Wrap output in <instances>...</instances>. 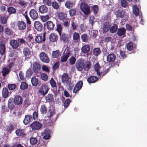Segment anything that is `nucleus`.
<instances>
[{
    "mask_svg": "<svg viewBox=\"0 0 147 147\" xmlns=\"http://www.w3.org/2000/svg\"><path fill=\"white\" fill-rule=\"evenodd\" d=\"M69 52H67L61 57V61L62 62L66 61L70 55Z\"/></svg>",
    "mask_w": 147,
    "mask_h": 147,
    "instance_id": "obj_29",
    "label": "nucleus"
},
{
    "mask_svg": "<svg viewBox=\"0 0 147 147\" xmlns=\"http://www.w3.org/2000/svg\"><path fill=\"white\" fill-rule=\"evenodd\" d=\"M65 7L68 9H70L73 7V3L70 0H67L65 3Z\"/></svg>",
    "mask_w": 147,
    "mask_h": 147,
    "instance_id": "obj_39",
    "label": "nucleus"
},
{
    "mask_svg": "<svg viewBox=\"0 0 147 147\" xmlns=\"http://www.w3.org/2000/svg\"><path fill=\"white\" fill-rule=\"evenodd\" d=\"M76 59L73 56H71L69 59V64L70 65H74L76 61Z\"/></svg>",
    "mask_w": 147,
    "mask_h": 147,
    "instance_id": "obj_53",
    "label": "nucleus"
},
{
    "mask_svg": "<svg viewBox=\"0 0 147 147\" xmlns=\"http://www.w3.org/2000/svg\"><path fill=\"white\" fill-rule=\"evenodd\" d=\"M39 12L42 14L47 13L49 11L48 8L45 5L40 6L38 8Z\"/></svg>",
    "mask_w": 147,
    "mask_h": 147,
    "instance_id": "obj_13",
    "label": "nucleus"
},
{
    "mask_svg": "<svg viewBox=\"0 0 147 147\" xmlns=\"http://www.w3.org/2000/svg\"><path fill=\"white\" fill-rule=\"evenodd\" d=\"M49 89L46 84H42L38 90V92L41 95H45L48 93Z\"/></svg>",
    "mask_w": 147,
    "mask_h": 147,
    "instance_id": "obj_3",
    "label": "nucleus"
},
{
    "mask_svg": "<svg viewBox=\"0 0 147 147\" xmlns=\"http://www.w3.org/2000/svg\"><path fill=\"white\" fill-rule=\"evenodd\" d=\"M34 25L35 28L38 31H41L42 30L43 28V25L40 22L38 21L35 22Z\"/></svg>",
    "mask_w": 147,
    "mask_h": 147,
    "instance_id": "obj_20",
    "label": "nucleus"
},
{
    "mask_svg": "<svg viewBox=\"0 0 147 147\" xmlns=\"http://www.w3.org/2000/svg\"><path fill=\"white\" fill-rule=\"evenodd\" d=\"M45 26L48 30H52L54 27L55 24L51 21H49L45 23Z\"/></svg>",
    "mask_w": 147,
    "mask_h": 147,
    "instance_id": "obj_24",
    "label": "nucleus"
},
{
    "mask_svg": "<svg viewBox=\"0 0 147 147\" xmlns=\"http://www.w3.org/2000/svg\"><path fill=\"white\" fill-rule=\"evenodd\" d=\"M110 27V26L109 24L105 23L103 26V33H106L109 30Z\"/></svg>",
    "mask_w": 147,
    "mask_h": 147,
    "instance_id": "obj_44",
    "label": "nucleus"
},
{
    "mask_svg": "<svg viewBox=\"0 0 147 147\" xmlns=\"http://www.w3.org/2000/svg\"><path fill=\"white\" fill-rule=\"evenodd\" d=\"M116 55L114 53L109 54L107 57V61L109 63L114 62L116 59Z\"/></svg>",
    "mask_w": 147,
    "mask_h": 147,
    "instance_id": "obj_9",
    "label": "nucleus"
},
{
    "mask_svg": "<svg viewBox=\"0 0 147 147\" xmlns=\"http://www.w3.org/2000/svg\"><path fill=\"white\" fill-rule=\"evenodd\" d=\"M28 87V85L27 83L24 82H23L21 83V84L20 86V88L22 90H24L26 88Z\"/></svg>",
    "mask_w": 147,
    "mask_h": 147,
    "instance_id": "obj_51",
    "label": "nucleus"
},
{
    "mask_svg": "<svg viewBox=\"0 0 147 147\" xmlns=\"http://www.w3.org/2000/svg\"><path fill=\"white\" fill-rule=\"evenodd\" d=\"M49 83L52 88L57 87L56 83L53 78H52L49 81Z\"/></svg>",
    "mask_w": 147,
    "mask_h": 147,
    "instance_id": "obj_54",
    "label": "nucleus"
},
{
    "mask_svg": "<svg viewBox=\"0 0 147 147\" xmlns=\"http://www.w3.org/2000/svg\"><path fill=\"white\" fill-rule=\"evenodd\" d=\"M29 14L31 18L33 20H36L38 18V13L34 9H31L29 12Z\"/></svg>",
    "mask_w": 147,
    "mask_h": 147,
    "instance_id": "obj_17",
    "label": "nucleus"
},
{
    "mask_svg": "<svg viewBox=\"0 0 147 147\" xmlns=\"http://www.w3.org/2000/svg\"><path fill=\"white\" fill-rule=\"evenodd\" d=\"M127 50L129 51H131L134 49L133 43L132 42H129L126 45Z\"/></svg>",
    "mask_w": 147,
    "mask_h": 147,
    "instance_id": "obj_47",
    "label": "nucleus"
},
{
    "mask_svg": "<svg viewBox=\"0 0 147 147\" xmlns=\"http://www.w3.org/2000/svg\"><path fill=\"white\" fill-rule=\"evenodd\" d=\"M31 126L32 130H38L41 127L42 125L38 122L35 121L31 124Z\"/></svg>",
    "mask_w": 147,
    "mask_h": 147,
    "instance_id": "obj_18",
    "label": "nucleus"
},
{
    "mask_svg": "<svg viewBox=\"0 0 147 147\" xmlns=\"http://www.w3.org/2000/svg\"><path fill=\"white\" fill-rule=\"evenodd\" d=\"M62 27L60 24H58L57 25V28L56 29L57 31L59 33V36H61V34Z\"/></svg>",
    "mask_w": 147,
    "mask_h": 147,
    "instance_id": "obj_60",
    "label": "nucleus"
},
{
    "mask_svg": "<svg viewBox=\"0 0 147 147\" xmlns=\"http://www.w3.org/2000/svg\"><path fill=\"white\" fill-rule=\"evenodd\" d=\"M60 39L64 42H67L68 41V35L67 34L63 33L60 36Z\"/></svg>",
    "mask_w": 147,
    "mask_h": 147,
    "instance_id": "obj_33",
    "label": "nucleus"
},
{
    "mask_svg": "<svg viewBox=\"0 0 147 147\" xmlns=\"http://www.w3.org/2000/svg\"><path fill=\"white\" fill-rule=\"evenodd\" d=\"M133 13L136 16H137L139 14V10L136 5H134L133 7Z\"/></svg>",
    "mask_w": 147,
    "mask_h": 147,
    "instance_id": "obj_46",
    "label": "nucleus"
},
{
    "mask_svg": "<svg viewBox=\"0 0 147 147\" xmlns=\"http://www.w3.org/2000/svg\"><path fill=\"white\" fill-rule=\"evenodd\" d=\"M33 119L32 116L30 115H26L25 116L24 119L23 121L24 124L26 125L29 124L32 121Z\"/></svg>",
    "mask_w": 147,
    "mask_h": 147,
    "instance_id": "obj_21",
    "label": "nucleus"
},
{
    "mask_svg": "<svg viewBox=\"0 0 147 147\" xmlns=\"http://www.w3.org/2000/svg\"><path fill=\"white\" fill-rule=\"evenodd\" d=\"M98 80V78L96 76H91L88 78L87 81L89 84L94 83L96 82Z\"/></svg>",
    "mask_w": 147,
    "mask_h": 147,
    "instance_id": "obj_23",
    "label": "nucleus"
},
{
    "mask_svg": "<svg viewBox=\"0 0 147 147\" xmlns=\"http://www.w3.org/2000/svg\"><path fill=\"white\" fill-rule=\"evenodd\" d=\"M47 102H51L54 99L53 95L52 94H49L45 97Z\"/></svg>",
    "mask_w": 147,
    "mask_h": 147,
    "instance_id": "obj_31",
    "label": "nucleus"
},
{
    "mask_svg": "<svg viewBox=\"0 0 147 147\" xmlns=\"http://www.w3.org/2000/svg\"><path fill=\"white\" fill-rule=\"evenodd\" d=\"M80 36L79 34L76 32L73 33V40L75 42H77L80 40Z\"/></svg>",
    "mask_w": 147,
    "mask_h": 147,
    "instance_id": "obj_35",
    "label": "nucleus"
},
{
    "mask_svg": "<svg viewBox=\"0 0 147 147\" xmlns=\"http://www.w3.org/2000/svg\"><path fill=\"white\" fill-rule=\"evenodd\" d=\"M9 43L12 48L14 49H17L19 46V43L15 40H11L9 41Z\"/></svg>",
    "mask_w": 147,
    "mask_h": 147,
    "instance_id": "obj_22",
    "label": "nucleus"
},
{
    "mask_svg": "<svg viewBox=\"0 0 147 147\" xmlns=\"http://www.w3.org/2000/svg\"><path fill=\"white\" fill-rule=\"evenodd\" d=\"M45 37L46 33L45 32L43 34H41L40 35H38L35 37V41L38 43L43 42L45 41Z\"/></svg>",
    "mask_w": 147,
    "mask_h": 147,
    "instance_id": "obj_5",
    "label": "nucleus"
},
{
    "mask_svg": "<svg viewBox=\"0 0 147 147\" xmlns=\"http://www.w3.org/2000/svg\"><path fill=\"white\" fill-rule=\"evenodd\" d=\"M118 27L116 24H114L110 29V31L111 33L115 32L117 29Z\"/></svg>",
    "mask_w": 147,
    "mask_h": 147,
    "instance_id": "obj_52",
    "label": "nucleus"
},
{
    "mask_svg": "<svg viewBox=\"0 0 147 147\" xmlns=\"http://www.w3.org/2000/svg\"><path fill=\"white\" fill-rule=\"evenodd\" d=\"M7 11L9 13V14L15 13L16 10L15 8L13 7H10L8 8Z\"/></svg>",
    "mask_w": 147,
    "mask_h": 147,
    "instance_id": "obj_56",
    "label": "nucleus"
},
{
    "mask_svg": "<svg viewBox=\"0 0 147 147\" xmlns=\"http://www.w3.org/2000/svg\"><path fill=\"white\" fill-rule=\"evenodd\" d=\"M18 29L20 30H24L26 27V24L23 21H19L17 23Z\"/></svg>",
    "mask_w": 147,
    "mask_h": 147,
    "instance_id": "obj_19",
    "label": "nucleus"
},
{
    "mask_svg": "<svg viewBox=\"0 0 147 147\" xmlns=\"http://www.w3.org/2000/svg\"><path fill=\"white\" fill-rule=\"evenodd\" d=\"M71 101V100L69 98H67L63 104L64 108L66 109L68 107Z\"/></svg>",
    "mask_w": 147,
    "mask_h": 147,
    "instance_id": "obj_49",
    "label": "nucleus"
},
{
    "mask_svg": "<svg viewBox=\"0 0 147 147\" xmlns=\"http://www.w3.org/2000/svg\"><path fill=\"white\" fill-rule=\"evenodd\" d=\"M8 18V16H1L0 19L1 20V23L4 24H6Z\"/></svg>",
    "mask_w": 147,
    "mask_h": 147,
    "instance_id": "obj_50",
    "label": "nucleus"
},
{
    "mask_svg": "<svg viewBox=\"0 0 147 147\" xmlns=\"http://www.w3.org/2000/svg\"><path fill=\"white\" fill-rule=\"evenodd\" d=\"M14 129V126L13 124L9 123L6 126V130L9 133H11L12 131Z\"/></svg>",
    "mask_w": 147,
    "mask_h": 147,
    "instance_id": "obj_25",
    "label": "nucleus"
},
{
    "mask_svg": "<svg viewBox=\"0 0 147 147\" xmlns=\"http://www.w3.org/2000/svg\"><path fill=\"white\" fill-rule=\"evenodd\" d=\"M8 87L10 90H13L16 88V86L14 84H9L8 85Z\"/></svg>",
    "mask_w": 147,
    "mask_h": 147,
    "instance_id": "obj_64",
    "label": "nucleus"
},
{
    "mask_svg": "<svg viewBox=\"0 0 147 147\" xmlns=\"http://www.w3.org/2000/svg\"><path fill=\"white\" fill-rule=\"evenodd\" d=\"M59 19L63 21L68 20V18H67V14L63 12H59L58 15Z\"/></svg>",
    "mask_w": 147,
    "mask_h": 147,
    "instance_id": "obj_15",
    "label": "nucleus"
},
{
    "mask_svg": "<svg viewBox=\"0 0 147 147\" xmlns=\"http://www.w3.org/2000/svg\"><path fill=\"white\" fill-rule=\"evenodd\" d=\"M60 54L59 50L53 51L52 52V57L54 58H57L59 56Z\"/></svg>",
    "mask_w": 147,
    "mask_h": 147,
    "instance_id": "obj_41",
    "label": "nucleus"
},
{
    "mask_svg": "<svg viewBox=\"0 0 147 147\" xmlns=\"http://www.w3.org/2000/svg\"><path fill=\"white\" fill-rule=\"evenodd\" d=\"M101 52L100 48L98 47L94 48L92 51L93 55L96 57L97 56L100 54Z\"/></svg>",
    "mask_w": 147,
    "mask_h": 147,
    "instance_id": "obj_37",
    "label": "nucleus"
},
{
    "mask_svg": "<svg viewBox=\"0 0 147 147\" xmlns=\"http://www.w3.org/2000/svg\"><path fill=\"white\" fill-rule=\"evenodd\" d=\"M30 142L31 145H34L37 144L38 140L36 138L32 137L30 138Z\"/></svg>",
    "mask_w": 147,
    "mask_h": 147,
    "instance_id": "obj_43",
    "label": "nucleus"
},
{
    "mask_svg": "<svg viewBox=\"0 0 147 147\" xmlns=\"http://www.w3.org/2000/svg\"><path fill=\"white\" fill-rule=\"evenodd\" d=\"M76 10L75 9H71L69 11L70 16H73L76 14Z\"/></svg>",
    "mask_w": 147,
    "mask_h": 147,
    "instance_id": "obj_58",
    "label": "nucleus"
},
{
    "mask_svg": "<svg viewBox=\"0 0 147 147\" xmlns=\"http://www.w3.org/2000/svg\"><path fill=\"white\" fill-rule=\"evenodd\" d=\"M83 84V82L81 80L78 81L75 86L73 90V92L76 94L82 88Z\"/></svg>",
    "mask_w": 147,
    "mask_h": 147,
    "instance_id": "obj_7",
    "label": "nucleus"
},
{
    "mask_svg": "<svg viewBox=\"0 0 147 147\" xmlns=\"http://www.w3.org/2000/svg\"><path fill=\"white\" fill-rule=\"evenodd\" d=\"M61 78L62 82L63 83H67L69 81V76L67 73H63Z\"/></svg>",
    "mask_w": 147,
    "mask_h": 147,
    "instance_id": "obj_27",
    "label": "nucleus"
},
{
    "mask_svg": "<svg viewBox=\"0 0 147 147\" xmlns=\"http://www.w3.org/2000/svg\"><path fill=\"white\" fill-rule=\"evenodd\" d=\"M41 78L42 80L46 81L48 79V76L45 73H42L41 74Z\"/></svg>",
    "mask_w": 147,
    "mask_h": 147,
    "instance_id": "obj_63",
    "label": "nucleus"
},
{
    "mask_svg": "<svg viewBox=\"0 0 147 147\" xmlns=\"http://www.w3.org/2000/svg\"><path fill=\"white\" fill-rule=\"evenodd\" d=\"M42 2L44 4L48 6H51L52 4V2L51 0H42Z\"/></svg>",
    "mask_w": 147,
    "mask_h": 147,
    "instance_id": "obj_61",
    "label": "nucleus"
},
{
    "mask_svg": "<svg viewBox=\"0 0 147 147\" xmlns=\"http://www.w3.org/2000/svg\"><path fill=\"white\" fill-rule=\"evenodd\" d=\"M94 68L96 72L97 76H100L101 74L99 71V69L100 68V66L98 62H97L95 64Z\"/></svg>",
    "mask_w": 147,
    "mask_h": 147,
    "instance_id": "obj_30",
    "label": "nucleus"
},
{
    "mask_svg": "<svg viewBox=\"0 0 147 147\" xmlns=\"http://www.w3.org/2000/svg\"><path fill=\"white\" fill-rule=\"evenodd\" d=\"M23 99L21 96L19 95H16L13 100L14 103L16 105H20L22 104Z\"/></svg>",
    "mask_w": 147,
    "mask_h": 147,
    "instance_id": "obj_12",
    "label": "nucleus"
},
{
    "mask_svg": "<svg viewBox=\"0 0 147 147\" xmlns=\"http://www.w3.org/2000/svg\"><path fill=\"white\" fill-rule=\"evenodd\" d=\"M125 13L122 10L119 9L116 11L115 14L118 17L122 18L125 16Z\"/></svg>",
    "mask_w": 147,
    "mask_h": 147,
    "instance_id": "obj_28",
    "label": "nucleus"
},
{
    "mask_svg": "<svg viewBox=\"0 0 147 147\" xmlns=\"http://www.w3.org/2000/svg\"><path fill=\"white\" fill-rule=\"evenodd\" d=\"M51 5H52L53 7L55 9H59V4L56 1H53Z\"/></svg>",
    "mask_w": 147,
    "mask_h": 147,
    "instance_id": "obj_55",
    "label": "nucleus"
},
{
    "mask_svg": "<svg viewBox=\"0 0 147 147\" xmlns=\"http://www.w3.org/2000/svg\"><path fill=\"white\" fill-rule=\"evenodd\" d=\"M92 9L94 14H96L98 11V6L97 5H94L92 7Z\"/></svg>",
    "mask_w": 147,
    "mask_h": 147,
    "instance_id": "obj_59",
    "label": "nucleus"
},
{
    "mask_svg": "<svg viewBox=\"0 0 147 147\" xmlns=\"http://www.w3.org/2000/svg\"><path fill=\"white\" fill-rule=\"evenodd\" d=\"M5 46L4 44L1 43L0 44V53L3 55L5 51Z\"/></svg>",
    "mask_w": 147,
    "mask_h": 147,
    "instance_id": "obj_42",
    "label": "nucleus"
},
{
    "mask_svg": "<svg viewBox=\"0 0 147 147\" xmlns=\"http://www.w3.org/2000/svg\"><path fill=\"white\" fill-rule=\"evenodd\" d=\"M15 133L17 136L22 138H25L26 136L24 130L21 128H19L16 130Z\"/></svg>",
    "mask_w": 147,
    "mask_h": 147,
    "instance_id": "obj_10",
    "label": "nucleus"
},
{
    "mask_svg": "<svg viewBox=\"0 0 147 147\" xmlns=\"http://www.w3.org/2000/svg\"><path fill=\"white\" fill-rule=\"evenodd\" d=\"M5 34L8 36H11L13 34L12 31L8 28H5Z\"/></svg>",
    "mask_w": 147,
    "mask_h": 147,
    "instance_id": "obj_48",
    "label": "nucleus"
},
{
    "mask_svg": "<svg viewBox=\"0 0 147 147\" xmlns=\"http://www.w3.org/2000/svg\"><path fill=\"white\" fill-rule=\"evenodd\" d=\"M41 68V66L38 63L35 62L33 63L32 69L35 73H38Z\"/></svg>",
    "mask_w": 147,
    "mask_h": 147,
    "instance_id": "obj_16",
    "label": "nucleus"
},
{
    "mask_svg": "<svg viewBox=\"0 0 147 147\" xmlns=\"http://www.w3.org/2000/svg\"><path fill=\"white\" fill-rule=\"evenodd\" d=\"M91 66V62L90 61H86L85 63L84 60L82 59H79L77 60L75 64V67L77 70L82 72L84 71H88L90 68Z\"/></svg>",
    "mask_w": 147,
    "mask_h": 147,
    "instance_id": "obj_1",
    "label": "nucleus"
},
{
    "mask_svg": "<svg viewBox=\"0 0 147 147\" xmlns=\"http://www.w3.org/2000/svg\"><path fill=\"white\" fill-rule=\"evenodd\" d=\"M121 5L123 7H126L127 6V3L125 0H121Z\"/></svg>",
    "mask_w": 147,
    "mask_h": 147,
    "instance_id": "obj_62",
    "label": "nucleus"
},
{
    "mask_svg": "<svg viewBox=\"0 0 147 147\" xmlns=\"http://www.w3.org/2000/svg\"><path fill=\"white\" fill-rule=\"evenodd\" d=\"M90 46L88 44L84 45L81 48L82 51L84 53H87L90 51Z\"/></svg>",
    "mask_w": 147,
    "mask_h": 147,
    "instance_id": "obj_26",
    "label": "nucleus"
},
{
    "mask_svg": "<svg viewBox=\"0 0 147 147\" xmlns=\"http://www.w3.org/2000/svg\"><path fill=\"white\" fill-rule=\"evenodd\" d=\"M31 81L32 85L34 86H37L38 83V79L35 77L32 78Z\"/></svg>",
    "mask_w": 147,
    "mask_h": 147,
    "instance_id": "obj_45",
    "label": "nucleus"
},
{
    "mask_svg": "<svg viewBox=\"0 0 147 147\" xmlns=\"http://www.w3.org/2000/svg\"><path fill=\"white\" fill-rule=\"evenodd\" d=\"M42 134L43 136V138L45 140H48L50 138V131L48 128L45 129Z\"/></svg>",
    "mask_w": 147,
    "mask_h": 147,
    "instance_id": "obj_8",
    "label": "nucleus"
},
{
    "mask_svg": "<svg viewBox=\"0 0 147 147\" xmlns=\"http://www.w3.org/2000/svg\"><path fill=\"white\" fill-rule=\"evenodd\" d=\"M126 32V30L123 28H118L117 32V34L119 36L124 35Z\"/></svg>",
    "mask_w": 147,
    "mask_h": 147,
    "instance_id": "obj_34",
    "label": "nucleus"
},
{
    "mask_svg": "<svg viewBox=\"0 0 147 147\" xmlns=\"http://www.w3.org/2000/svg\"><path fill=\"white\" fill-rule=\"evenodd\" d=\"M33 72L31 69H29L27 71L26 73V76L28 78L30 77L32 74Z\"/></svg>",
    "mask_w": 147,
    "mask_h": 147,
    "instance_id": "obj_57",
    "label": "nucleus"
},
{
    "mask_svg": "<svg viewBox=\"0 0 147 147\" xmlns=\"http://www.w3.org/2000/svg\"><path fill=\"white\" fill-rule=\"evenodd\" d=\"M81 37L82 42L86 43H89L91 39L90 37L85 33L82 34Z\"/></svg>",
    "mask_w": 147,
    "mask_h": 147,
    "instance_id": "obj_14",
    "label": "nucleus"
},
{
    "mask_svg": "<svg viewBox=\"0 0 147 147\" xmlns=\"http://www.w3.org/2000/svg\"><path fill=\"white\" fill-rule=\"evenodd\" d=\"M49 40L52 42H57L58 40V35L54 33H51L49 36Z\"/></svg>",
    "mask_w": 147,
    "mask_h": 147,
    "instance_id": "obj_11",
    "label": "nucleus"
},
{
    "mask_svg": "<svg viewBox=\"0 0 147 147\" xmlns=\"http://www.w3.org/2000/svg\"><path fill=\"white\" fill-rule=\"evenodd\" d=\"M2 96L3 98H6L9 95V92L8 89L6 88H3L2 92Z\"/></svg>",
    "mask_w": 147,
    "mask_h": 147,
    "instance_id": "obj_36",
    "label": "nucleus"
},
{
    "mask_svg": "<svg viewBox=\"0 0 147 147\" xmlns=\"http://www.w3.org/2000/svg\"><path fill=\"white\" fill-rule=\"evenodd\" d=\"M40 112L41 114L44 115L47 112V107L45 104L41 105L40 108Z\"/></svg>",
    "mask_w": 147,
    "mask_h": 147,
    "instance_id": "obj_38",
    "label": "nucleus"
},
{
    "mask_svg": "<svg viewBox=\"0 0 147 147\" xmlns=\"http://www.w3.org/2000/svg\"><path fill=\"white\" fill-rule=\"evenodd\" d=\"M10 72V70L9 69L6 67H4L3 68L2 71L1 73L2 74L3 76L5 77L7 74H8Z\"/></svg>",
    "mask_w": 147,
    "mask_h": 147,
    "instance_id": "obj_40",
    "label": "nucleus"
},
{
    "mask_svg": "<svg viewBox=\"0 0 147 147\" xmlns=\"http://www.w3.org/2000/svg\"><path fill=\"white\" fill-rule=\"evenodd\" d=\"M41 61L43 63H48L50 61V59L48 55L44 52H42L39 54Z\"/></svg>",
    "mask_w": 147,
    "mask_h": 147,
    "instance_id": "obj_4",
    "label": "nucleus"
},
{
    "mask_svg": "<svg viewBox=\"0 0 147 147\" xmlns=\"http://www.w3.org/2000/svg\"><path fill=\"white\" fill-rule=\"evenodd\" d=\"M80 8L84 14L87 15L90 14V7L87 4L82 2L80 4Z\"/></svg>",
    "mask_w": 147,
    "mask_h": 147,
    "instance_id": "obj_2",
    "label": "nucleus"
},
{
    "mask_svg": "<svg viewBox=\"0 0 147 147\" xmlns=\"http://www.w3.org/2000/svg\"><path fill=\"white\" fill-rule=\"evenodd\" d=\"M55 114V112L54 111L51 109H49L47 114L46 116L45 117V120H50V122L51 121V122H53L54 121H55L56 120L55 119L54 120H53L51 118Z\"/></svg>",
    "mask_w": 147,
    "mask_h": 147,
    "instance_id": "obj_6",
    "label": "nucleus"
},
{
    "mask_svg": "<svg viewBox=\"0 0 147 147\" xmlns=\"http://www.w3.org/2000/svg\"><path fill=\"white\" fill-rule=\"evenodd\" d=\"M23 53L25 57L27 58H29L31 56L29 49L27 47L24 48Z\"/></svg>",
    "mask_w": 147,
    "mask_h": 147,
    "instance_id": "obj_32",
    "label": "nucleus"
}]
</instances>
